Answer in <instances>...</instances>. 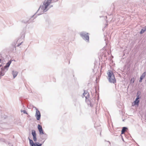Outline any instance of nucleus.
Masks as SVG:
<instances>
[{
	"mask_svg": "<svg viewBox=\"0 0 146 146\" xmlns=\"http://www.w3.org/2000/svg\"><path fill=\"white\" fill-rule=\"evenodd\" d=\"M52 0H47L44 1L42 5H41L37 10L36 13H38V15H40L46 12L50 8L52 7V5H50L52 3Z\"/></svg>",
	"mask_w": 146,
	"mask_h": 146,
	"instance_id": "f257e3e1",
	"label": "nucleus"
},
{
	"mask_svg": "<svg viewBox=\"0 0 146 146\" xmlns=\"http://www.w3.org/2000/svg\"><path fill=\"white\" fill-rule=\"evenodd\" d=\"M107 74L108 76V79L110 82L113 83H115L116 82L114 75L111 70H109L107 73Z\"/></svg>",
	"mask_w": 146,
	"mask_h": 146,
	"instance_id": "f03ea898",
	"label": "nucleus"
},
{
	"mask_svg": "<svg viewBox=\"0 0 146 146\" xmlns=\"http://www.w3.org/2000/svg\"><path fill=\"white\" fill-rule=\"evenodd\" d=\"M80 34L82 38L87 42L89 41V36L88 33L85 32H82L80 33Z\"/></svg>",
	"mask_w": 146,
	"mask_h": 146,
	"instance_id": "7ed1b4c3",
	"label": "nucleus"
},
{
	"mask_svg": "<svg viewBox=\"0 0 146 146\" xmlns=\"http://www.w3.org/2000/svg\"><path fill=\"white\" fill-rule=\"evenodd\" d=\"M36 110V113L35 116L37 120H39L40 118L41 115L40 111L35 107Z\"/></svg>",
	"mask_w": 146,
	"mask_h": 146,
	"instance_id": "20e7f679",
	"label": "nucleus"
},
{
	"mask_svg": "<svg viewBox=\"0 0 146 146\" xmlns=\"http://www.w3.org/2000/svg\"><path fill=\"white\" fill-rule=\"evenodd\" d=\"M90 95L89 93L87 91H84V92L83 94L82 97L83 98L84 97H85L86 98V102H87V101H89V100L88 98H89Z\"/></svg>",
	"mask_w": 146,
	"mask_h": 146,
	"instance_id": "39448f33",
	"label": "nucleus"
},
{
	"mask_svg": "<svg viewBox=\"0 0 146 146\" xmlns=\"http://www.w3.org/2000/svg\"><path fill=\"white\" fill-rule=\"evenodd\" d=\"M138 92L137 94V97L136 98L135 100L133 102L135 105H138L139 102V99L140 98L139 95H138Z\"/></svg>",
	"mask_w": 146,
	"mask_h": 146,
	"instance_id": "423d86ee",
	"label": "nucleus"
},
{
	"mask_svg": "<svg viewBox=\"0 0 146 146\" xmlns=\"http://www.w3.org/2000/svg\"><path fill=\"white\" fill-rule=\"evenodd\" d=\"M32 134L33 136V139L34 141H36L37 140L36 137V134L35 130H33L32 131Z\"/></svg>",
	"mask_w": 146,
	"mask_h": 146,
	"instance_id": "0eeeda50",
	"label": "nucleus"
},
{
	"mask_svg": "<svg viewBox=\"0 0 146 146\" xmlns=\"http://www.w3.org/2000/svg\"><path fill=\"white\" fill-rule=\"evenodd\" d=\"M7 71V70H6V69H5V68L4 67L1 68L0 69V76H3L4 75L5 73Z\"/></svg>",
	"mask_w": 146,
	"mask_h": 146,
	"instance_id": "6e6552de",
	"label": "nucleus"
},
{
	"mask_svg": "<svg viewBox=\"0 0 146 146\" xmlns=\"http://www.w3.org/2000/svg\"><path fill=\"white\" fill-rule=\"evenodd\" d=\"M11 63V60L9 61L6 64V65L4 66V68L6 69V70H7L8 68L9 67L10 64Z\"/></svg>",
	"mask_w": 146,
	"mask_h": 146,
	"instance_id": "1a4fd4ad",
	"label": "nucleus"
},
{
	"mask_svg": "<svg viewBox=\"0 0 146 146\" xmlns=\"http://www.w3.org/2000/svg\"><path fill=\"white\" fill-rule=\"evenodd\" d=\"M18 72L17 71L13 70L12 72V74L13 75V78H15L17 75Z\"/></svg>",
	"mask_w": 146,
	"mask_h": 146,
	"instance_id": "9d476101",
	"label": "nucleus"
},
{
	"mask_svg": "<svg viewBox=\"0 0 146 146\" xmlns=\"http://www.w3.org/2000/svg\"><path fill=\"white\" fill-rule=\"evenodd\" d=\"M127 129V128L125 127H123L121 130V134H123L125 131Z\"/></svg>",
	"mask_w": 146,
	"mask_h": 146,
	"instance_id": "9b49d317",
	"label": "nucleus"
},
{
	"mask_svg": "<svg viewBox=\"0 0 146 146\" xmlns=\"http://www.w3.org/2000/svg\"><path fill=\"white\" fill-rule=\"evenodd\" d=\"M28 139L29 140V143L30 145L34 143L33 141L32 140L30 139L29 137L28 138Z\"/></svg>",
	"mask_w": 146,
	"mask_h": 146,
	"instance_id": "f8f14e48",
	"label": "nucleus"
},
{
	"mask_svg": "<svg viewBox=\"0 0 146 146\" xmlns=\"http://www.w3.org/2000/svg\"><path fill=\"white\" fill-rule=\"evenodd\" d=\"M145 31V30H144V28H143L141 29V30L140 32V34H143V33Z\"/></svg>",
	"mask_w": 146,
	"mask_h": 146,
	"instance_id": "ddd939ff",
	"label": "nucleus"
},
{
	"mask_svg": "<svg viewBox=\"0 0 146 146\" xmlns=\"http://www.w3.org/2000/svg\"><path fill=\"white\" fill-rule=\"evenodd\" d=\"M36 146H41L42 144L41 143L40 144L38 142H36L35 143Z\"/></svg>",
	"mask_w": 146,
	"mask_h": 146,
	"instance_id": "4468645a",
	"label": "nucleus"
},
{
	"mask_svg": "<svg viewBox=\"0 0 146 146\" xmlns=\"http://www.w3.org/2000/svg\"><path fill=\"white\" fill-rule=\"evenodd\" d=\"M145 75L146 72H145L143 73L142 75L141 76L144 78L145 77Z\"/></svg>",
	"mask_w": 146,
	"mask_h": 146,
	"instance_id": "2eb2a0df",
	"label": "nucleus"
},
{
	"mask_svg": "<svg viewBox=\"0 0 146 146\" xmlns=\"http://www.w3.org/2000/svg\"><path fill=\"white\" fill-rule=\"evenodd\" d=\"M40 134H44L42 129L38 130Z\"/></svg>",
	"mask_w": 146,
	"mask_h": 146,
	"instance_id": "dca6fc26",
	"label": "nucleus"
},
{
	"mask_svg": "<svg viewBox=\"0 0 146 146\" xmlns=\"http://www.w3.org/2000/svg\"><path fill=\"white\" fill-rule=\"evenodd\" d=\"M38 128L39 130L40 129H42V126L41 125L38 124Z\"/></svg>",
	"mask_w": 146,
	"mask_h": 146,
	"instance_id": "f3484780",
	"label": "nucleus"
},
{
	"mask_svg": "<svg viewBox=\"0 0 146 146\" xmlns=\"http://www.w3.org/2000/svg\"><path fill=\"white\" fill-rule=\"evenodd\" d=\"M22 22L25 23H30V22H29V21L28 20L27 21H23Z\"/></svg>",
	"mask_w": 146,
	"mask_h": 146,
	"instance_id": "a211bd4d",
	"label": "nucleus"
},
{
	"mask_svg": "<svg viewBox=\"0 0 146 146\" xmlns=\"http://www.w3.org/2000/svg\"><path fill=\"white\" fill-rule=\"evenodd\" d=\"M15 43L14 44H12V46L13 48H15V50H16V47L15 46Z\"/></svg>",
	"mask_w": 146,
	"mask_h": 146,
	"instance_id": "6ab92c4d",
	"label": "nucleus"
},
{
	"mask_svg": "<svg viewBox=\"0 0 146 146\" xmlns=\"http://www.w3.org/2000/svg\"><path fill=\"white\" fill-rule=\"evenodd\" d=\"M21 112H23L24 113L27 114V112L26 111H25V110H23V111H21Z\"/></svg>",
	"mask_w": 146,
	"mask_h": 146,
	"instance_id": "aec40b11",
	"label": "nucleus"
},
{
	"mask_svg": "<svg viewBox=\"0 0 146 146\" xmlns=\"http://www.w3.org/2000/svg\"><path fill=\"white\" fill-rule=\"evenodd\" d=\"M23 42L22 41L20 43H19V44H18L17 45V46H19Z\"/></svg>",
	"mask_w": 146,
	"mask_h": 146,
	"instance_id": "412c9836",
	"label": "nucleus"
},
{
	"mask_svg": "<svg viewBox=\"0 0 146 146\" xmlns=\"http://www.w3.org/2000/svg\"><path fill=\"white\" fill-rule=\"evenodd\" d=\"M31 146H36L35 144L34 143V144H32L30 145Z\"/></svg>",
	"mask_w": 146,
	"mask_h": 146,
	"instance_id": "4be33fe9",
	"label": "nucleus"
},
{
	"mask_svg": "<svg viewBox=\"0 0 146 146\" xmlns=\"http://www.w3.org/2000/svg\"><path fill=\"white\" fill-rule=\"evenodd\" d=\"M143 79V78H142L141 77H140V79L142 80Z\"/></svg>",
	"mask_w": 146,
	"mask_h": 146,
	"instance_id": "5701e85b",
	"label": "nucleus"
},
{
	"mask_svg": "<svg viewBox=\"0 0 146 146\" xmlns=\"http://www.w3.org/2000/svg\"><path fill=\"white\" fill-rule=\"evenodd\" d=\"M144 28V30H145V31H146V26H145L144 28Z\"/></svg>",
	"mask_w": 146,
	"mask_h": 146,
	"instance_id": "b1692460",
	"label": "nucleus"
},
{
	"mask_svg": "<svg viewBox=\"0 0 146 146\" xmlns=\"http://www.w3.org/2000/svg\"><path fill=\"white\" fill-rule=\"evenodd\" d=\"M142 80L140 79V80H139V82H142Z\"/></svg>",
	"mask_w": 146,
	"mask_h": 146,
	"instance_id": "393cba45",
	"label": "nucleus"
},
{
	"mask_svg": "<svg viewBox=\"0 0 146 146\" xmlns=\"http://www.w3.org/2000/svg\"><path fill=\"white\" fill-rule=\"evenodd\" d=\"M3 141L5 143H6V141L5 140H4Z\"/></svg>",
	"mask_w": 146,
	"mask_h": 146,
	"instance_id": "a878e982",
	"label": "nucleus"
},
{
	"mask_svg": "<svg viewBox=\"0 0 146 146\" xmlns=\"http://www.w3.org/2000/svg\"><path fill=\"white\" fill-rule=\"evenodd\" d=\"M35 15L33 16V17H34V19L36 18V17L34 16Z\"/></svg>",
	"mask_w": 146,
	"mask_h": 146,
	"instance_id": "bb28decb",
	"label": "nucleus"
},
{
	"mask_svg": "<svg viewBox=\"0 0 146 146\" xmlns=\"http://www.w3.org/2000/svg\"><path fill=\"white\" fill-rule=\"evenodd\" d=\"M23 35V38L25 37V35Z\"/></svg>",
	"mask_w": 146,
	"mask_h": 146,
	"instance_id": "cd10ccee",
	"label": "nucleus"
},
{
	"mask_svg": "<svg viewBox=\"0 0 146 146\" xmlns=\"http://www.w3.org/2000/svg\"><path fill=\"white\" fill-rule=\"evenodd\" d=\"M8 144H10V143L9 142H8Z\"/></svg>",
	"mask_w": 146,
	"mask_h": 146,
	"instance_id": "c85d7f7f",
	"label": "nucleus"
},
{
	"mask_svg": "<svg viewBox=\"0 0 146 146\" xmlns=\"http://www.w3.org/2000/svg\"><path fill=\"white\" fill-rule=\"evenodd\" d=\"M122 140H123V138H122Z\"/></svg>",
	"mask_w": 146,
	"mask_h": 146,
	"instance_id": "c756f323",
	"label": "nucleus"
},
{
	"mask_svg": "<svg viewBox=\"0 0 146 146\" xmlns=\"http://www.w3.org/2000/svg\"><path fill=\"white\" fill-rule=\"evenodd\" d=\"M12 146H13V145H12Z\"/></svg>",
	"mask_w": 146,
	"mask_h": 146,
	"instance_id": "7c9ffc66",
	"label": "nucleus"
}]
</instances>
